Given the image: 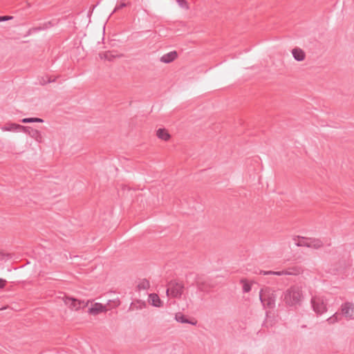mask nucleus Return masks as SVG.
I'll list each match as a JSON object with an SVG mask.
<instances>
[{
    "label": "nucleus",
    "instance_id": "obj_12",
    "mask_svg": "<svg viewBox=\"0 0 354 354\" xmlns=\"http://www.w3.org/2000/svg\"><path fill=\"white\" fill-rule=\"evenodd\" d=\"M24 126L15 123H7L1 129L4 131H22Z\"/></svg>",
    "mask_w": 354,
    "mask_h": 354
},
{
    "label": "nucleus",
    "instance_id": "obj_3",
    "mask_svg": "<svg viewBox=\"0 0 354 354\" xmlns=\"http://www.w3.org/2000/svg\"><path fill=\"white\" fill-rule=\"evenodd\" d=\"M184 285L176 280L170 281L167 284L166 293L174 298H180L183 293Z\"/></svg>",
    "mask_w": 354,
    "mask_h": 354
},
{
    "label": "nucleus",
    "instance_id": "obj_25",
    "mask_svg": "<svg viewBox=\"0 0 354 354\" xmlns=\"http://www.w3.org/2000/svg\"><path fill=\"white\" fill-rule=\"evenodd\" d=\"M260 274H263L264 275H266V274H275V275H282V274H285V270L284 271H281V272H274V271H262L261 270Z\"/></svg>",
    "mask_w": 354,
    "mask_h": 354
},
{
    "label": "nucleus",
    "instance_id": "obj_23",
    "mask_svg": "<svg viewBox=\"0 0 354 354\" xmlns=\"http://www.w3.org/2000/svg\"><path fill=\"white\" fill-rule=\"evenodd\" d=\"M241 283H243V292H249L251 290V284L249 283L246 279H241Z\"/></svg>",
    "mask_w": 354,
    "mask_h": 354
},
{
    "label": "nucleus",
    "instance_id": "obj_5",
    "mask_svg": "<svg viewBox=\"0 0 354 354\" xmlns=\"http://www.w3.org/2000/svg\"><path fill=\"white\" fill-rule=\"evenodd\" d=\"M64 301L66 306H68L71 310H78L81 308H85L87 306L88 303H85L84 301L79 300L71 297H65Z\"/></svg>",
    "mask_w": 354,
    "mask_h": 354
},
{
    "label": "nucleus",
    "instance_id": "obj_26",
    "mask_svg": "<svg viewBox=\"0 0 354 354\" xmlns=\"http://www.w3.org/2000/svg\"><path fill=\"white\" fill-rule=\"evenodd\" d=\"M176 1L181 8H188L187 2L186 0H176Z\"/></svg>",
    "mask_w": 354,
    "mask_h": 354
},
{
    "label": "nucleus",
    "instance_id": "obj_4",
    "mask_svg": "<svg viewBox=\"0 0 354 354\" xmlns=\"http://www.w3.org/2000/svg\"><path fill=\"white\" fill-rule=\"evenodd\" d=\"M310 303L313 310L317 315H322L327 310L326 304L322 297H313Z\"/></svg>",
    "mask_w": 354,
    "mask_h": 354
},
{
    "label": "nucleus",
    "instance_id": "obj_19",
    "mask_svg": "<svg viewBox=\"0 0 354 354\" xmlns=\"http://www.w3.org/2000/svg\"><path fill=\"white\" fill-rule=\"evenodd\" d=\"M23 123L44 122V120L39 118H25L21 120Z\"/></svg>",
    "mask_w": 354,
    "mask_h": 354
},
{
    "label": "nucleus",
    "instance_id": "obj_30",
    "mask_svg": "<svg viewBox=\"0 0 354 354\" xmlns=\"http://www.w3.org/2000/svg\"><path fill=\"white\" fill-rule=\"evenodd\" d=\"M6 283L7 281L5 279L0 278V289H3L6 286Z\"/></svg>",
    "mask_w": 354,
    "mask_h": 354
},
{
    "label": "nucleus",
    "instance_id": "obj_17",
    "mask_svg": "<svg viewBox=\"0 0 354 354\" xmlns=\"http://www.w3.org/2000/svg\"><path fill=\"white\" fill-rule=\"evenodd\" d=\"M298 241L295 243L296 245L299 247L304 246L307 248H310V240L309 238H306L303 236H297Z\"/></svg>",
    "mask_w": 354,
    "mask_h": 354
},
{
    "label": "nucleus",
    "instance_id": "obj_13",
    "mask_svg": "<svg viewBox=\"0 0 354 354\" xmlns=\"http://www.w3.org/2000/svg\"><path fill=\"white\" fill-rule=\"evenodd\" d=\"M175 319L180 323L183 324H189L192 325H196L197 322L194 320H189L186 316H185L183 314L178 313H176L175 315Z\"/></svg>",
    "mask_w": 354,
    "mask_h": 354
},
{
    "label": "nucleus",
    "instance_id": "obj_18",
    "mask_svg": "<svg viewBox=\"0 0 354 354\" xmlns=\"http://www.w3.org/2000/svg\"><path fill=\"white\" fill-rule=\"evenodd\" d=\"M342 317L341 314L338 313H335L333 316L330 317L327 319V322L330 324H333L336 322H337Z\"/></svg>",
    "mask_w": 354,
    "mask_h": 354
},
{
    "label": "nucleus",
    "instance_id": "obj_31",
    "mask_svg": "<svg viewBox=\"0 0 354 354\" xmlns=\"http://www.w3.org/2000/svg\"><path fill=\"white\" fill-rule=\"evenodd\" d=\"M134 305H135V304H134L133 303H131V306L132 307V306H134Z\"/></svg>",
    "mask_w": 354,
    "mask_h": 354
},
{
    "label": "nucleus",
    "instance_id": "obj_14",
    "mask_svg": "<svg viewBox=\"0 0 354 354\" xmlns=\"http://www.w3.org/2000/svg\"><path fill=\"white\" fill-rule=\"evenodd\" d=\"M149 302L153 306L161 307L162 306V301L156 293H151L149 295Z\"/></svg>",
    "mask_w": 354,
    "mask_h": 354
},
{
    "label": "nucleus",
    "instance_id": "obj_15",
    "mask_svg": "<svg viewBox=\"0 0 354 354\" xmlns=\"http://www.w3.org/2000/svg\"><path fill=\"white\" fill-rule=\"evenodd\" d=\"M310 240V248H314L315 250L320 249L323 247L324 243L322 241L319 239L315 238H309Z\"/></svg>",
    "mask_w": 354,
    "mask_h": 354
},
{
    "label": "nucleus",
    "instance_id": "obj_2",
    "mask_svg": "<svg viewBox=\"0 0 354 354\" xmlns=\"http://www.w3.org/2000/svg\"><path fill=\"white\" fill-rule=\"evenodd\" d=\"M276 292L269 287L262 288L259 292V299L263 306L268 308L275 307Z\"/></svg>",
    "mask_w": 354,
    "mask_h": 354
},
{
    "label": "nucleus",
    "instance_id": "obj_10",
    "mask_svg": "<svg viewBox=\"0 0 354 354\" xmlns=\"http://www.w3.org/2000/svg\"><path fill=\"white\" fill-rule=\"evenodd\" d=\"M106 311V308L102 304L95 303L89 309L88 312L91 315H98L100 313Z\"/></svg>",
    "mask_w": 354,
    "mask_h": 354
},
{
    "label": "nucleus",
    "instance_id": "obj_27",
    "mask_svg": "<svg viewBox=\"0 0 354 354\" xmlns=\"http://www.w3.org/2000/svg\"><path fill=\"white\" fill-rule=\"evenodd\" d=\"M12 19H13L12 16H9V15L0 16V22L8 21V20H10Z\"/></svg>",
    "mask_w": 354,
    "mask_h": 354
},
{
    "label": "nucleus",
    "instance_id": "obj_11",
    "mask_svg": "<svg viewBox=\"0 0 354 354\" xmlns=\"http://www.w3.org/2000/svg\"><path fill=\"white\" fill-rule=\"evenodd\" d=\"M292 53L295 59L298 62H301L304 60L306 57V54L304 51L299 48H293L292 50Z\"/></svg>",
    "mask_w": 354,
    "mask_h": 354
},
{
    "label": "nucleus",
    "instance_id": "obj_6",
    "mask_svg": "<svg viewBox=\"0 0 354 354\" xmlns=\"http://www.w3.org/2000/svg\"><path fill=\"white\" fill-rule=\"evenodd\" d=\"M341 315L345 317L347 319L354 318V304L346 301L342 304Z\"/></svg>",
    "mask_w": 354,
    "mask_h": 354
},
{
    "label": "nucleus",
    "instance_id": "obj_28",
    "mask_svg": "<svg viewBox=\"0 0 354 354\" xmlns=\"http://www.w3.org/2000/svg\"><path fill=\"white\" fill-rule=\"evenodd\" d=\"M5 257H11V254L4 253L0 250V261L3 260Z\"/></svg>",
    "mask_w": 354,
    "mask_h": 354
},
{
    "label": "nucleus",
    "instance_id": "obj_7",
    "mask_svg": "<svg viewBox=\"0 0 354 354\" xmlns=\"http://www.w3.org/2000/svg\"><path fill=\"white\" fill-rule=\"evenodd\" d=\"M196 286L198 290L204 292H209L214 288V285L210 281L199 277L196 279Z\"/></svg>",
    "mask_w": 354,
    "mask_h": 354
},
{
    "label": "nucleus",
    "instance_id": "obj_29",
    "mask_svg": "<svg viewBox=\"0 0 354 354\" xmlns=\"http://www.w3.org/2000/svg\"><path fill=\"white\" fill-rule=\"evenodd\" d=\"M127 6V4L126 3H120L119 5L116 6L113 12H116L117 10H120V9L126 7Z\"/></svg>",
    "mask_w": 354,
    "mask_h": 354
},
{
    "label": "nucleus",
    "instance_id": "obj_24",
    "mask_svg": "<svg viewBox=\"0 0 354 354\" xmlns=\"http://www.w3.org/2000/svg\"><path fill=\"white\" fill-rule=\"evenodd\" d=\"M101 59H105L109 61H113L115 58V56L112 55L110 52H106L103 54H100Z\"/></svg>",
    "mask_w": 354,
    "mask_h": 354
},
{
    "label": "nucleus",
    "instance_id": "obj_20",
    "mask_svg": "<svg viewBox=\"0 0 354 354\" xmlns=\"http://www.w3.org/2000/svg\"><path fill=\"white\" fill-rule=\"evenodd\" d=\"M57 77H52L51 76H46L42 77L41 80H39V82L41 85H45L48 83H51L55 82Z\"/></svg>",
    "mask_w": 354,
    "mask_h": 354
},
{
    "label": "nucleus",
    "instance_id": "obj_9",
    "mask_svg": "<svg viewBox=\"0 0 354 354\" xmlns=\"http://www.w3.org/2000/svg\"><path fill=\"white\" fill-rule=\"evenodd\" d=\"M177 57L178 53L176 50H174L162 55L160 60L161 62L169 64L174 61Z\"/></svg>",
    "mask_w": 354,
    "mask_h": 354
},
{
    "label": "nucleus",
    "instance_id": "obj_16",
    "mask_svg": "<svg viewBox=\"0 0 354 354\" xmlns=\"http://www.w3.org/2000/svg\"><path fill=\"white\" fill-rule=\"evenodd\" d=\"M156 136L158 138L163 140L165 141H167L170 138V134L165 129H158L156 133Z\"/></svg>",
    "mask_w": 354,
    "mask_h": 354
},
{
    "label": "nucleus",
    "instance_id": "obj_22",
    "mask_svg": "<svg viewBox=\"0 0 354 354\" xmlns=\"http://www.w3.org/2000/svg\"><path fill=\"white\" fill-rule=\"evenodd\" d=\"M301 272V269L299 268H290L285 270V274L292 275V274H299Z\"/></svg>",
    "mask_w": 354,
    "mask_h": 354
},
{
    "label": "nucleus",
    "instance_id": "obj_21",
    "mask_svg": "<svg viewBox=\"0 0 354 354\" xmlns=\"http://www.w3.org/2000/svg\"><path fill=\"white\" fill-rule=\"evenodd\" d=\"M149 287H150L149 281L146 279H142L140 282V283L138 285V290H141V289L147 290V289L149 288Z\"/></svg>",
    "mask_w": 354,
    "mask_h": 354
},
{
    "label": "nucleus",
    "instance_id": "obj_8",
    "mask_svg": "<svg viewBox=\"0 0 354 354\" xmlns=\"http://www.w3.org/2000/svg\"><path fill=\"white\" fill-rule=\"evenodd\" d=\"M22 131L28 134L31 138H34L38 142H41L43 141V137L37 129H34L30 127H24L22 129Z\"/></svg>",
    "mask_w": 354,
    "mask_h": 354
},
{
    "label": "nucleus",
    "instance_id": "obj_1",
    "mask_svg": "<svg viewBox=\"0 0 354 354\" xmlns=\"http://www.w3.org/2000/svg\"><path fill=\"white\" fill-rule=\"evenodd\" d=\"M283 301L289 306H296L301 304L303 295L299 286H293L283 292Z\"/></svg>",
    "mask_w": 354,
    "mask_h": 354
}]
</instances>
